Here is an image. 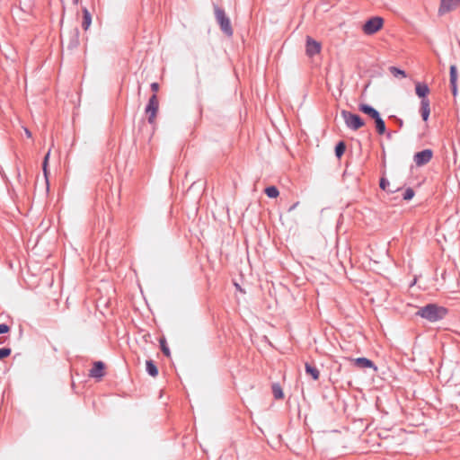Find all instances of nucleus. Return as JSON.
I'll list each match as a JSON object with an SVG mask.
<instances>
[{"label":"nucleus","instance_id":"obj_1","mask_svg":"<svg viewBox=\"0 0 460 460\" xmlns=\"http://www.w3.org/2000/svg\"><path fill=\"white\" fill-rule=\"evenodd\" d=\"M447 313L448 310L444 306L438 305L437 304H428L420 307L416 312V315L434 323L445 318Z\"/></svg>","mask_w":460,"mask_h":460},{"label":"nucleus","instance_id":"obj_18","mask_svg":"<svg viewBox=\"0 0 460 460\" xmlns=\"http://www.w3.org/2000/svg\"><path fill=\"white\" fill-rule=\"evenodd\" d=\"M91 22H92L91 13L86 8H84L83 9V22H82V27L84 28V30L86 31L89 28V26L91 25Z\"/></svg>","mask_w":460,"mask_h":460},{"label":"nucleus","instance_id":"obj_28","mask_svg":"<svg viewBox=\"0 0 460 460\" xmlns=\"http://www.w3.org/2000/svg\"><path fill=\"white\" fill-rule=\"evenodd\" d=\"M391 119H393L395 123L398 125L399 128H402L403 127V120L394 115L390 116Z\"/></svg>","mask_w":460,"mask_h":460},{"label":"nucleus","instance_id":"obj_34","mask_svg":"<svg viewBox=\"0 0 460 460\" xmlns=\"http://www.w3.org/2000/svg\"><path fill=\"white\" fill-rule=\"evenodd\" d=\"M385 136H386V137H387L388 139H391V138H392V132H391V131H388V132L386 131V133H385Z\"/></svg>","mask_w":460,"mask_h":460},{"label":"nucleus","instance_id":"obj_25","mask_svg":"<svg viewBox=\"0 0 460 460\" xmlns=\"http://www.w3.org/2000/svg\"><path fill=\"white\" fill-rule=\"evenodd\" d=\"M450 82H457V69L455 65L450 66Z\"/></svg>","mask_w":460,"mask_h":460},{"label":"nucleus","instance_id":"obj_23","mask_svg":"<svg viewBox=\"0 0 460 460\" xmlns=\"http://www.w3.org/2000/svg\"><path fill=\"white\" fill-rule=\"evenodd\" d=\"M160 347H161V350L163 351V353L166 356V357H170L171 355V352H170V349L167 346V343H166V341L165 339H161L160 340Z\"/></svg>","mask_w":460,"mask_h":460},{"label":"nucleus","instance_id":"obj_22","mask_svg":"<svg viewBox=\"0 0 460 460\" xmlns=\"http://www.w3.org/2000/svg\"><path fill=\"white\" fill-rule=\"evenodd\" d=\"M389 71L390 73L394 76V77H402V78H405L406 77V73L404 70H402L396 66H390L389 67Z\"/></svg>","mask_w":460,"mask_h":460},{"label":"nucleus","instance_id":"obj_21","mask_svg":"<svg viewBox=\"0 0 460 460\" xmlns=\"http://www.w3.org/2000/svg\"><path fill=\"white\" fill-rule=\"evenodd\" d=\"M265 194L270 198L275 199L279 195V191L276 186H269L265 189Z\"/></svg>","mask_w":460,"mask_h":460},{"label":"nucleus","instance_id":"obj_9","mask_svg":"<svg viewBox=\"0 0 460 460\" xmlns=\"http://www.w3.org/2000/svg\"><path fill=\"white\" fill-rule=\"evenodd\" d=\"M66 40L67 41V48L69 49L76 48L79 45V30L77 28L70 30L66 36Z\"/></svg>","mask_w":460,"mask_h":460},{"label":"nucleus","instance_id":"obj_5","mask_svg":"<svg viewBox=\"0 0 460 460\" xmlns=\"http://www.w3.org/2000/svg\"><path fill=\"white\" fill-rule=\"evenodd\" d=\"M159 108V102L155 93H154L148 100L145 111L148 115V123L153 124Z\"/></svg>","mask_w":460,"mask_h":460},{"label":"nucleus","instance_id":"obj_24","mask_svg":"<svg viewBox=\"0 0 460 460\" xmlns=\"http://www.w3.org/2000/svg\"><path fill=\"white\" fill-rule=\"evenodd\" d=\"M414 195H415V192H414L413 189L412 188H407L405 190L404 193H403L402 198H403L404 200L409 201V200H411L414 197Z\"/></svg>","mask_w":460,"mask_h":460},{"label":"nucleus","instance_id":"obj_13","mask_svg":"<svg viewBox=\"0 0 460 460\" xmlns=\"http://www.w3.org/2000/svg\"><path fill=\"white\" fill-rule=\"evenodd\" d=\"M430 102L429 99H423L420 101V114L421 118L424 121H427L429 119V114H430Z\"/></svg>","mask_w":460,"mask_h":460},{"label":"nucleus","instance_id":"obj_29","mask_svg":"<svg viewBox=\"0 0 460 460\" xmlns=\"http://www.w3.org/2000/svg\"><path fill=\"white\" fill-rule=\"evenodd\" d=\"M49 157V151L46 154L44 160H43V164H42L45 176H47V164H48Z\"/></svg>","mask_w":460,"mask_h":460},{"label":"nucleus","instance_id":"obj_26","mask_svg":"<svg viewBox=\"0 0 460 460\" xmlns=\"http://www.w3.org/2000/svg\"><path fill=\"white\" fill-rule=\"evenodd\" d=\"M12 349L10 348L0 349V359H4L11 355Z\"/></svg>","mask_w":460,"mask_h":460},{"label":"nucleus","instance_id":"obj_37","mask_svg":"<svg viewBox=\"0 0 460 460\" xmlns=\"http://www.w3.org/2000/svg\"><path fill=\"white\" fill-rule=\"evenodd\" d=\"M77 2H78V0H74V3H75V4H77Z\"/></svg>","mask_w":460,"mask_h":460},{"label":"nucleus","instance_id":"obj_6","mask_svg":"<svg viewBox=\"0 0 460 460\" xmlns=\"http://www.w3.org/2000/svg\"><path fill=\"white\" fill-rule=\"evenodd\" d=\"M433 156V151L431 149H424L417 152L413 156V161L417 166H423L429 163Z\"/></svg>","mask_w":460,"mask_h":460},{"label":"nucleus","instance_id":"obj_20","mask_svg":"<svg viewBox=\"0 0 460 460\" xmlns=\"http://www.w3.org/2000/svg\"><path fill=\"white\" fill-rule=\"evenodd\" d=\"M346 150V144L343 141H340L335 146V155L341 158Z\"/></svg>","mask_w":460,"mask_h":460},{"label":"nucleus","instance_id":"obj_11","mask_svg":"<svg viewBox=\"0 0 460 460\" xmlns=\"http://www.w3.org/2000/svg\"><path fill=\"white\" fill-rule=\"evenodd\" d=\"M355 366L359 368H373L374 371H377V367L375 363L367 358H358L354 359Z\"/></svg>","mask_w":460,"mask_h":460},{"label":"nucleus","instance_id":"obj_4","mask_svg":"<svg viewBox=\"0 0 460 460\" xmlns=\"http://www.w3.org/2000/svg\"><path fill=\"white\" fill-rule=\"evenodd\" d=\"M384 20L379 16H374L368 19L363 25V31L367 35H372L377 32L383 26Z\"/></svg>","mask_w":460,"mask_h":460},{"label":"nucleus","instance_id":"obj_32","mask_svg":"<svg viewBox=\"0 0 460 460\" xmlns=\"http://www.w3.org/2000/svg\"><path fill=\"white\" fill-rule=\"evenodd\" d=\"M150 87L153 92H157L159 89V84L157 83H152Z\"/></svg>","mask_w":460,"mask_h":460},{"label":"nucleus","instance_id":"obj_31","mask_svg":"<svg viewBox=\"0 0 460 460\" xmlns=\"http://www.w3.org/2000/svg\"><path fill=\"white\" fill-rule=\"evenodd\" d=\"M457 82H450V87L454 96L457 94Z\"/></svg>","mask_w":460,"mask_h":460},{"label":"nucleus","instance_id":"obj_30","mask_svg":"<svg viewBox=\"0 0 460 460\" xmlns=\"http://www.w3.org/2000/svg\"><path fill=\"white\" fill-rule=\"evenodd\" d=\"M10 331V327L5 323L0 324V334L6 333Z\"/></svg>","mask_w":460,"mask_h":460},{"label":"nucleus","instance_id":"obj_7","mask_svg":"<svg viewBox=\"0 0 460 460\" xmlns=\"http://www.w3.org/2000/svg\"><path fill=\"white\" fill-rule=\"evenodd\" d=\"M321 51V43L311 38L306 37L305 52L308 57H314Z\"/></svg>","mask_w":460,"mask_h":460},{"label":"nucleus","instance_id":"obj_16","mask_svg":"<svg viewBox=\"0 0 460 460\" xmlns=\"http://www.w3.org/2000/svg\"><path fill=\"white\" fill-rule=\"evenodd\" d=\"M305 373L312 376L314 380H318L320 376L319 370L313 365L305 363Z\"/></svg>","mask_w":460,"mask_h":460},{"label":"nucleus","instance_id":"obj_10","mask_svg":"<svg viewBox=\"0 0 460 460\" xmlns=\"http://www.w3.org/2000/svg\"><path fill=\"white\" fill-rule=\"evenodd\" d=\"M105 365L102 361H95L89 371V376L93 378H102L104 376Z\"/></svg>","mask_w":460,"mask_h":460},{"label":"nucleus","instance_id":"obj_36","mask_svg":"<svg viewBox=\"0 0 460 460\" xmlns=\"http://www.w3.org/2000/svg\"><path fill=\"white\" fill-rule=\"evenodd\" d=\"M5 342V338L0 337V345L4 344Z\"/></svg>","mask_w":460,"mask_h":460},{"label":"nucleus","instance_id":"obj_17","mask_svg":"<svg viewBox=\"0 0 460 460\" xmlns=\"http://www.w3.org/2000/svg\"><path fill=\"white\" fill-rule=\"evenodd\" d=\"M146 370L151 376L155 377L158 375V368L155 362L151 359L146 362Z\"/></svg>","mask_w":460,"mask_h":460},{"label":"nucleus","instance_id":"obj_12","mask_svg":"<svg viewBox=\"0 0 460 460\" xmlns=\"http://www.w3.org/2000/svg\"><path fill=\"white\" fill-rule=\"evenodd\" d=\"M358 110L361 112H363L364 114L368 115L373 119L380 115V113L377 110H376L374 107H372L371 105L367 104V103L359 104Z\"/></svg>","mask_w":460,"mask_h":460},{"label":"nucleus","instance_id":"obj_27","mask_svg":"<svg viewBox=\"0 0 460 460\" xmlns=\"http://www.w3.org/2000/svg\"><path fill=\"white\" fill-rule=\"evenodd\" d=\"M389 184H390V182L387 179H385V178L380 179L379 186L383 190H386V188L389 186Z\"/></svg>","mask_w":460,"mask_h":460},{"label":"nucleus","instance_id":"obj_35","mask_svg":"<svg viewBox=\"0 0 460 460\" xmlns=\"http://www.w3.org/2000/svg\"><path fill=\"white\" fill-rule=\"evenodd\" d=\"M297 205H298V202H296V203L293 204V205L290 207L289 211H291V210L295 209V208H296V207Z\"/></svg>","mask_w":460,"mask_h":460},{"label":"nucleus","instance_id":"obj_14","mask_svg":"<svg viewBox=\"0 0 460 460\" xmlns=\"http://www.w3.org/2000/svg\"><path fill=\"white\" fill-rule=\"evenodd\" d=\"M415 93L421 100L428 99L427 94L429 93V88L424 83H417L415 84Z\"/></svg>","mask_w":460,"mask_h":460},{"label":"nucleus","instance_id":"obj_19","mask_svg":"<svg viewBox=\"0 0 460 460\" xmlns=\"http://www.w3.org/2000/svg\"><path fill=\"white\" fill-rule=\"evenodd\" d=\"M271 390L276 400H280L284 397L283 390L279 383L272 384Z\"/></svg>","mask_w":460,"mask_h":460},{"label":"nucleus","instance_id":"obj_33","mask_svg":"<svg viewBox=\"0 0 460 460\" xmlns=\"http://www.w3.org/2000/svg\"><path fill=\"white\" fill-rule=\"evenodd\" d=\"M24 133H25L26 137L29 138H31L32 136L31 132L27 128H24Z\"/></svg>","mask_w":460,"mask_h":460},{"label":"nucleus","instance_id":"obj_3","mask_svg":"<svg viewBox=\"0 0 460 460\" xmlns=\"http://www.w3.org/2000/svg\"><path fill=\"white\" fill-rule=\"evenodd\" d=\"M341 115L344 119L347 128L351 130L356 131L365 125V121L358 114L352 113L346 110H342Z\"/></svg>","mask_w":460,"mask_h":460},{"label":"nucleus","instance_id":"obj_15","mask_svg":"<svg viewBox=\"0 0 460 460\" xmlns=\"http://www.w3.org/2000/svg\"><path fill=\"white\" fill-rule=\"evenodd\" d=\"M376 130L379 135H385L386 133L385 122L382 119L381 115L374 119Z\"/></svg>","mask_w":460,"mask_h":460},{"label":"nucleus","instance_id":"obj_8","mask_svg":"<svg viewBox=\"0 0 460 460\" xmlns=\"http://www.w3.org/2000/svg\"><path fill=\"white\" fill-rule=\"evenodd\" d=\"M458 6H460V0H441L438 13L441 15L445 14L455 10Z\"/></svg>","mask_w":460,"mask_h":460},{"label":"nucleus","instance_id":"obj_2","mask_svg":"<svg viewBox=\"0 0 460 460\" xmlns=\"http://www.w3.org/2000/svg\"><path fill=\"white\" fill-rule=\"evenodd\" d=\"M214 13H215L216 21L218 23L222 32L227 37H232L234 34V31H233V28L231 25L230 19L226 14V12L224 11V9L220 8L217 5H215Z\"/></svg>","mask_w":460,"mask_h":460}]
</instances>
